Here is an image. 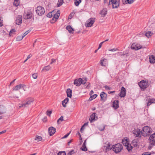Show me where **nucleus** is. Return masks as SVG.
Masks as SVG:
<instances>
[{
  "label": "nucleus",
  "mask_w": 155,
  "mask_h": 155,
  "mask_svg": "<svg viewBox=\"0 0 155 155\" xmlns=\"http://www.w3.org/2000/svg\"><path fill=\"white\" fill-rule=\"evenodd\" d=\"M152 132V129L148 126H144L141 131V135L144 137L149 136Z\"/></svg>",
  "instance_id": "f257e3e1"
},
{
  "label": "nucleus",
  "mask_w": 155,
  "mask_h": 155,
  "mask_svg": "<svg viewBox=\"0 0 155 155\" xmlns=\"http://www.w3.org/2000/svg\"><path fill=\"white\" fill-rule=\"evenodd\" d=\"M87 81V78H85L83 80L82 79L79 78L74 80V84L76 86H79L81 84H85Z\"/></svg>",
  "instance_id": "f03ea898"
},
{
  "label": "nucleus",
  "mask_w": 155,
  "mask_h": 155,
  "mask_svg": "<svg viewBox=\"0 0 155 155\" xmlns=\"http://www.w3.org/2000/svg\"><path fill=\"white\" fill-rule=\"evenodd\" d=\"M112 149L116 153H117L121 151L123 149V147L121 144L117 143L112 146Z\"/></svg>",
  "instance_id": "7ed1b4c3"
},
{
  "label": "nucleus",
  "mask_w": 155,
  "mask_h": 155,
  "mask_svg": "<svg viewBox=\"0 0 155 155\" xmlns=\"http://www.w3.org/2000/svg\"><path fill=\"white\" fill-rule=\"evenodd\" d=\"M36 14L39 16L42 15L45 12V10L44 8L42 6H38L36 8Z\"/></svg>",
  "instance_id": "20e7f679"
},
{
  "label": "nucleus",
  "mask_w": 155,
  "mask_h": 155,
  "mask_svg": "<svg viewBox=\"0 0 155 155\" xmlns=\"http://www.w3.org/2000/svg\"><path fill=\"white\" fill-rule=\"evenodd\" d=\"M139 85L141 89L144 90L148 86V83L147 81L142 80L139 83Z\"/></svg>",
  "instance_id": "39448f33"
},
{
  "label": "nucleus",
  "mask_w": 155,
  "mask_h": 155,
  "mask_svg": "<svg viewBox=\"0 0 155 155\" xmlns=\"http://www.w3.org/2000/svg\"><path fill=\"white\" fill-rule=\"evenodd\" d=\"M122 143L124 146L126 147L128 151L130 150L133 148V147H132L131 145L130 144L128 141L127 140V139H125V138H124L123 139Z\"/></svg>",
  "instance_id": "423d86ee"
},
{
  "label": "nucleus",
  "mask_w": 155,
  "mask_h": 155,
  "mask_svg": "<svg viewBox=\"0 0 155 155\" xmlns=\"http://www.w3.org/2000/svg\"><path fill=\"white\" fill-rule=\"evenodd\" d=\"M32 13L30 10L27 11L26 13H25L23 15V17L25 19L31 18L32 16Z\"/></svg>",
  "instance_id": "0eeeda50"
},
{
  "label": "nucleus",
  "mask_w": 155,
  "mask_h": 155,
  "mask_svg": "<svg viewBox=\"0 0 155 155\" xmlns=\"http://www.w3.org/2000/svg\"><path fill=\"white\" fill-rule=\"evenodd\" d=\"M111 150L110 144L109 143H106L103 146V151L104 152H107V151Z\"/></svg>",
  "instance_id": "6e6552de"
},
{
  "label": "nucleus",
  "mask_w": 155,
  "mask_h": 155,
  "mask_svg": "<svg viewBox=\"0 0 155 155\" xmlns=\"http://www.w3.org/2000/svg\"><path fill=\"white\" fill-rule=\"evenodd\" d=\"M150 144L152 145L155 144V133L151 135L149 138Z\"/></svg>",
  "instance_id": "1a4fd4ad"
},
{
  "label": "nucleus",
  "mask_w": 155,
  "mask_h": 155,
  "mask_svg": "<svg viewBox=\"0 0 155 155\" xmlns=\"http://www.w3.org/2000/svg\"><path fill=\"white\" fill-rule=\"evenodd\" d=\"M112 1V8H117L119 6L120 0H114Z\"/></svg>",
  "instance_id": "9d476101"
},
{
  "label": "nucleus",
  "mask_w": 155,
  "mask_h": 155,
  "mask_svg": "<svg viewBox=\"0 0 155 155\" xmlns=\"http://www.w3.org/2000/svg\"><path fill=\"white\" fill-rule=\"evenodd\" d=\"M142 46L139 44L136 43H133L131 46V48L132 49L135 50H137L141 49Z\"/></svg>",
  "instance_id": "9b49d317"
},
{
  "label": "nucleus",
  "mask_w": 155,
  "mask_h": 155,
  "mask_svg": "<svg viewBox=\"0 0 155 155\" xmlns=\"http://www.w3.org/2000/svg\"><path fill=\"white\" fill-rule=\"evenodd\" d=\"M90 21H88L86 24V27H91L94 23L95 21V19L94 18H91L89 20Z\"/></svg>",
  "instance_id": "f8f14e48"
},
{
  "label": "nucleus",
  "mask_w": 155,
  "mask_h": 155,
  "mask_svg": "<svg viewBox=\"0 0 155 155\" xmlns=\"http://www.w3.org/2000/svg\"><path fill=\"white\" fill-rule=\"evenodd\" d=\"M133 134L136 137H140L141 136V131L138 129L134 130L133 131Z\"/></svg>",
  "instance_id": "ddd939ff"
},
{
  "label": "nucleus",
  "mask_w": 155,
  "mask_h": 155,
  "mask_svg": "<svg viewBox=\"0 0 155 155\" xmlns=\"http://www.w3.org/2000/svg\"><path fill=\"white\" fill-rule=\"evenodd\" d=\"M100 96L101 101H104L107 100V95L104 92H102L100 94Z\"/></svg>",
  "instance_id": "4468645a"
},
{
  "label": "nucleus",
  "mask_w": 155,
  "mask_h": 155,
  "mask_svg": "<svg viewBox=\"0 0 155 155\" xmlns=\"http://www.w3.org/2000/svg\"><path fill=\"white\" fill-rule=\"evenodd\" d=\"M126 95V89L123 87H121L119 96L121 97H124Z\"/></svg>",
  "instance_id": "2eb2a0df"
},
{
  "label": "nucleus",
  "mask_w": 155,
  "mask_h": 155,
  "mask_svg": "<svg viewBox=\"0 0 155 155\" xmlns=\"http://www.w3.org/2000/svg\"><path fill=\"white\" fill-rule=\"evenodd\" d=\"M97 117L96 116V113H94L90 116L89 120L91 122H92L97 120Z\"/></svg>",
  "instance_id": "dca6fc26"
},
{
  "label": "nucleus",
  "mask_w": 155,
  "mask_h": 155,
  "mask_svg": "<svg viewBox=\"0 0 155 155\" xmlns=\"http://www.w3.org/2000/svg\"><path fill=\"white\" fill-rule=\"evenodd\" d=\"M22 16L21 15H18L15 21V23L18 25L21 24L22 20Z\"/></svg>",
  "instance_id": "f3484780"
},
{
  "label": "nucleus",
  "mask_w": 155,
  "mask_h": 155,
  "mask_svg": "<svg viewBox=\"0 0 155 155\" xmlns=\"http://www.w3.org/2000/svg\"><path fill=\"white\" fill-rule=\"evenodd\" d=\"M60 15V11L58 10L56 13L54 14V17L52 19V20L55 21L58 18Z\"/></svg>",
  "instance_id": "a211bd4d"
},
{
  "label": "nucleus",
  "mask_w": 155,
  "mask_h": 155,
  "mask_svg": "<svg viewBox=\"0 0 155 155\" xmlns=\"http://www.w3.org/2000/svg\"><path fill=\"white\" fill-rule=\"evenodd\" d=\"M48 132L50 136L52 135L55 132V129L53 127H51L48 128Z\"/></svg>",
  "instance_id": "6ab92c4d"
},
{
  "label": "nucleus",
  "mask_w": 155,
  "mask_h": 155,
  "mask_svg": "<svg viewBox=\"0 0 155 155\" xmlns=\"http://www.w3.org/2000/svg\"><path fill=\"white\" fill-rule=\"evenodd\" d=\"M25 86V85L23 84L17 85L13 88V90L15 91H18L21 89L24 88Z\"/></svg>",
  "instance_id": "aec40b11"
},
{
  "label": "nucleus",
  "mask_w": 155,
  "mask_h": 155,
  "mask_svg": "<svg viewBox=\"0 0 155 155\" xmlns=\"http://www.w3.org/2000/svg\"><path fill=\"white\" fill-rule=\"evenodd\" d=\"M6 109L4 106L0 105V114H2L6 112Z\"/></svg>",
  "instance_id": "412c9836"
},
{
  "label": "nucleus",
  "mask_w": 155,
  "mask_h": 155,
  "mask_svg": "<svg viewBox=\"0 0 155 155\" xmlns=\"http://www.w3.org/2000/svg\"><path fill=\"white\" fill-rule=\"evenodd\" d=\"M119 101L118 100L114 101L113 102V107L115 109H117L119 107Z\"/></svg>",
  "instance_id": "4be33fe9"
},
{
  "label": "nucleus",
  "mask_w": 155,
  "mask_h": 155,
  "mask_svg": "<svg viewBox=\"0 0 155 155\" xmlns=\"http://www.w3.org/2000/svg\"><path fill=\"white\" fill-rule=\"evenodd\" d=\"M147 106H150L151 104L152 103H155V99H147Z\"/></svg>",
  "instance_id": "5701e85b"
},
{
  "label": "nucleus",
  "mask_w": 155,
  "mask_h": 155,
  "mask_svg": "<svg viewBox=\"0 0 155 155\" xmlns=\"http://www.w3.org/2000/svg\"><path fill=\"white\" fill-rule=\"evenodd\" d=\"M107 12V10L106 8H104L101 12V14L102 17H104L106 15Z\"/></svg>",
  "instance_id": "b1692460"
},
{
  "label": "nucleus",
  "mask_w": 155,
  "mask_h": 155,
  "mask_svg": "<svg viewBox=\"0 0 155 155\" xmlns=\"http://www.w3.org/2000/svg\"><path fill=\"white\" fill-rule=\"evenodd\" d=\"M67 96L70 98H71L72 97V90L69 89H68L66 91Z\"/></svg>",
  "instance_id": "393cba45"
},
{
  "label": "nucleus",
  "mask_w": 155,
  "mask_h": 155,
  "mask_svg": "<svg viewBox=\"0 0 155 155\" xmlns=\"http://www.w3.org/2000/svg\"><path fill=\"white\" fill-rule=\"evenodd\" d=\"M66 29L70 33H73L74 29L70 25H68L66 27Z\"/></svg>",
  "instance_id": "a878e982"
},
{
  "label": "nucleus",
  "mask_w": 155,
  "mask_h": 155,
  "mask_svg": "<svg viewBox=\"0 0 155 155\" xmlns=\"http://www.w3.org/2000/svg\"><path fill=\"white\" fill-rule=\"evenodd\" d=\"M149 58L150 63H155V57L153 55L150 56Z\"/></svg>",
  "instance_id": "bb28decb"
},
{
  "label": "nucleus",
  "mask_w": 155,
  "mask_h": 155,
  "mask_svg": "<svg viewBox=\"0 0 155 155\" xmlns=\"http://www.w3.org/2000/svg\"><path fill=\"white\" fill-rule=\"evenodd\" d=\"M68 98L67 97L64 100L62 101V104L64 107H66V104L68 102Z\"/></svg>",
  "instance_id": "cd10ccee"
},
{
  "label": "nucleus",
  "mask_w": 155,
  "mask_h": 155,
  "mask_svg": "<svg viewBox=\"0 0 155 155\" xmlns=\"http://www.w3.org/2000/svg\"><path fill=\"white\" fill-rule=\"evenodd\" d=\"M51 67L50 65H48L47 66H45L42 69V71H49L51 69Z\"/></svg>",
  "instance_id": "c85d7f7f"
},
{
  "label": "nucleus",
  "mask_w": 155,
  "mask_h": 155,
  "mask_svg": "<svg viewBox=\"0 0 155 155\" xmlns=\"http://www.w3.org/2000/svg\"><path fill=\"white\" fill-rule=\"evenodd\" d=\"M27 34H28L27 32H25L23 34V35L21 36V37H20V38L19 39V37H17V38H16V40L17 41H20Z\"/></svg>",
  "instance_id": "c756f323"
},
{
  "label": "nucleus",
  "mask_w": 155,
  "mask_h": 155,
  "mask_svg": "<svg viewBox=\"0 0 155 155\" xmlns=\"http://www.w3.org/2000/svg\"><path fill=\"white\" fill-rule=\"evenodd\" d=\"M132 146H134V147H136L138 145V143L136 140H134L132 141L131 144ZM133 147V146H132Z\"/></svg>",
  "instance_id": "7c9ffc66"
},
{
  "label": "nucleus",
  "mask_w": 155,
  "mask_h": 155,
  "mask_svg": "<svg viewBox=\"0 0 155 155\" xmlns=\"http://www.w3.org/2000/svg\"><path fill=\"white\" fill-rule=\"evenodd\" d=\"M34 101V100L33 99L30 98L26 102V103H25V104H26V105H28L30 104Z\"/></svg>",
  "instance_id": "2f4dec72"
},
{
  "label": "nucleus",
  "mask_w": 155,
  "mask_h": 155,
  "mask_svg": "<svg viewBox=\"0 0 155 155\" xmlns=\"http://www.w3.org/2000/svg\"><path fill=\"white\" fill-rule=\"evenodd\" d=\"M13 4L15 6H17L19 5V0H14Z\"/></svg>",
  "instance_id": "473e14b6"
},
{
  "label": "nucleus",
  "mask_w": 155,
  "mask_h": 155,
  "mask_svg": "<svg viewBox=\"0 0 155 155\" xmlns=\"http://www.w3.org/2000/svg\"><path fill=\"white\" fill-rule=\"evenodd\" d=\"M81 2V0H74V3L76 6H78Z\"/></svg>",
  "instance_id": "72a5a7b5"
},
{
  "label": "nucleus",
  "mask_w": 155,
  "mask_h": 155,
  "mask_svg": "<svg viewBox=\"0 0 155 155\" xmlns=\"http://www.w3.org/2000/svg\"><path fill=\"white\" fill-rule=\"evenodd\" d=\"M153 33L151 31H148L146 33L145 35L147 38H149L152 35Z\"/></svg>",
  "instance_id": "f704fd0d"
},
{
  "label": "nucleus",
  "mask_w": 155,
  "mask_h": 155,
  "mask_svg": "<svg viewBox=\"0 0 155 155\" xmlns=\"http://www.w3.org/2000/svg\"><path fill=\"white\" fill-rule=\"evenodd\" d=\"M63 3V0H58V7H60L61 6Z\"/></svg>",
  "instance_id": "c9c22d12"
},
{
  "label": "nucleus",
  "mask_w": 155,
  "mask_h": 155,
  "mask_svg": "<svg viewBox=\"0 0 155 155\" xmlns=\"http://www.w3.org/2000/svg\"><path fill=\"white\" fill-rule=\"evenodd\" d=\"M42 139V137L39 136H36L35 138V140H37V141H39L41 140Z\"/></svg>",
  "instance_id": "e433bc0d"
},
{
  "label": "nucleus",
  "mask_w": 155,
  "mask_h": 155,
  "mask_svg": "<svg viewBox=\"0 0 155 155\" xmlns=\"http://www.w3.org/2000/svg\"><path fill=\"white\" fill-rule=\"evenodd\" d=\"M97 97V95L96 94H94L93 95L91 96L89 98V100L91 101L93 99H95Z\"/></svg>",
  "instance_id": "4c0bfd02"
},
{
  "label": "nucleus",
  "mask_w": 155,
  "mask_h": 155,
  "mask_svg": "<svg viewBox=\"0 0 155 155\" xmlns=\"http://www.w3.org/2000/svg\"><path fill=\"white\" fill-rule=\"evenodd\" d=\"M81 149L83 151H86L87 150L86 146L83 145H82V147L81 148Z\"/></svg>",
  "instance_id": "58836bf2"
},
{
  "label": "nucleus",
  "mask_w": 155,
  "mask_h": 155,
  "mask_svg": "<svg viewBox=\"0 0 155 155\" xmlns=\"http://www.w3.org/2000/svg\"><path fill=\"white\" fill-rule=\"evenodd\" d=\"M109 39H107L106 40H105V41H102V42H101L99 44V47L98 48V49H99L100 48H101V46L103 44V43H104V42H106V41H108V40Z\"/></svg>",
  "instance_id": "ea45409f"
},
{
  "label": "nucleus",
  "mask_w": 155,
  "mask_h": 155,
  "mask_svg": "<svg viewBox=\"0 0 155 155\" xmlns=\"http://www.w3.org/2000/svg\"><path fill=\"white\" fill-rule=\"evenodd\" d=\"M63 116H61L57 120V123L58 124H59V122L60 121H63Z\"/></svg>",
  "instance_id": "a19ab883"
},
{
  "label": "nucleus",
  "mask_w": 155,
  "mask_h": 155,
  "mask_svg": "<svg viewBox=\"0 0 155 155\" xmlns=\"http://www.w3.org/2000/svg\"><path fill=\"white\" fill-rule=\"evenodd\" d=\"M58 155H66V153L65 151H61L58 153Z\"/></svg>",
  "instance_id": "79ce46f5"
},
{
  "label": "nucleus",
  "mask_w": 155,
  "mask_h": 155,
  "mask_svg": "<svg viewBox=\"0 0 155 155\" xmlns=\"http://www.w3.org/2000/svg\"><path fill=\"white\" fill-rule=\"evenodd\" d=\"M32 77L34 79H36L38 77V74L37 73H35L32 74Z\"/></svg>",
  "instance_id": "37998d69"
},
{
  "label": "nucleus",
  "mask_w": 155,
  "mask_h": 155,
  "mask_svg": "<svg viewBox=\"0 0 155 155\" xmlns=\"http://www.w3.org/2000/svg\"><path fill=\"white\" fill-rule=\"evenodd\" d=\"M16 31L15 29H12L9 32V35L10 36L11 35V34L12 33H14Z\"/></svg>",
  "instance_id": "c03bdc74"
},
{
  "label": "nucleus",
  "mask_w": 155,
  "mask_h": 155,
  "mask_svg": "<svg viewBox=\"0 0 155 155\" xmlns=\"http://www.w3.org/2000/svg\"><path fill=\"white\" fill-rule=\"evenodd\" d=\"M47 16L48 18H51L52 16V12H49L47 15Z\"/></svg>",
  "instance_id": "a18cd8bd"
},
{
  "label": "nucleus",
  "mask_w": 155,
  "mask_h": 155,
  "mask_svg": "<svg viewBox=\"0 0 155 155\" xmlns=\"http://www.w3.org/2000/svg\"><path fill=\"white\" fill-rule=\"evenodd\" d=\"M106 60L105 59H102V60H101V65L102 66H105V64H104L103 63V62L104 61V60Z\"/></svg>",
  "instance_id": "49530a36"
},
{
  "label": "nucleus",
  "mask_w": 155,
  "mask_h": 155,
  "mask_svg": "<svg viewBox=\"0 0 155 155\" xmlns=\"http://www.w3.org/2000/svg\"><path fill=\"white\" fill-rule=\"evenodd\" d=\"M129 0H122V2L123 4H128Z\"/></svg>",
  "instance_id": "de8ad7c7"
},
{
  "label": "nucleus",
  "mask_w": 155,
  "mask_h": 155,
  "mask_svg": "<svg viewBox=\"0 0 155 155\" xmlns=\"http://www.w3.org/2000/svg\"><path fill=\"white\" fill-rule=\"evenodd\" d=\"M19 106L20 107H26V104H25V103L22 104H19Z\"/></svg>",
  "instance_id": "09e8293b"
},
{
  "label": "nucleus",
  "mask_w": 155,
  "mask_h": 155,
  "mask_svg": "<svg viewBox=\"0 0 155 155\" xmlns=\"http://www.w3.org/2000/svg\"><path fill=\"white\" fill-rule=\"evenodd\" d=\"M2 21L3 18L2 17H0V27L2 26L3 25Z\"/></svg>",
  "instance_id": "8fccbe9b"
},
{
  "label": "nucleus",
  "mask_w": 155,
  "mask_h": 155,
  "mask_svg": "<svg viewBox=\"0 0 155 155\" xmlns=\"http://www.w3.org/2000/svg\"><path fill=\"white\" fill-rule=\"evenodd\" d=\"M118 50V49L117 48H114L113 49H109V51H117Z\"/></svg>",
  "instance_id": "3c124183"
},
{
  "label": "nucleus",
  "mask_w": 155,
  "mask_h": 155,
  "mask_svg": "<svg viewBox=\"0 0 155 155\" xmlns=\"http://www.w3.org/2000/svg\"><path fill=\"white\" fill-rule=\"evenodd\" d=\"M151 153L148 152H145L143 153L142 155H150Z\"/></svg>",
  "instance_id": "603ef678"
},
{
  "label": "nucleus",
  "mask_w": 155,
  "mask_h": 155,
  "mask_svg": "<svg viewBox=\"0 0 155 155\" xmlns=\"http://www.w3.org/2000/svg\"><path fill=\"white\" fill-rule=\"evenodd\" d=\"M47 115L48 116H50L51 114L52 113L51 111H49L47 110L46 112Z\"/></svg>",
  "instance_id": "864d4df0"
},
{
  "label": "nucleus",
  "mask_w": 155,
  "mask_h": 155,
  "mask_svg": "<svg viewBox=\"0 0 155 155\" xmlns=\"http://www.w3.org/2000/svg\"><path fill=\"white\" fill-rule=\"evenodd\" d=\"M104 87L105 88V89L106 90H110L111 89V88L110 87H109V86L107 85H106L104 86Z\"/></svg>",
  "instance_id": "5fc2aeb1"
},
{
  "label": "nucleus",
  "mask_w": 155,
  "mask_h": 155,
  "mask_svg": "<svg viewBox=\"0 0 155 155\" xmlns=\"http://www.w3.org/2000/svg\"><path fill=\"white\" fill-rule=\"evenodd\" d=\"M56 59H52L51 60V61L50 63V64H51L53 63H54L56 62Z\"/></svg>",
  "instance_id": "6e6d98bb"
},
{
  "label": "nucleus",
  "mask_w": 155,
  "mask_h": 155,
  "mask_svg": "<svg viewBox=\"0 0 155 155\" xmlns=\"http://www.w3.org/2000/svg\"><path fill=\"white\" fill-rule=\"evenodd\" d=\"M70 132H70L69 133H68L67 134H66L65 135H64V136L62 137V138H67V137L68 136V135L70 134Z\"/></svg>",
  "instance_id": "4d7b16f0"
},
{
  "label": "nucleus",
  "mask_w": 155,
  "mask_h": 155,
  "mask_svg": "<svg viewBox=\"0 0 155 155\" xmlns=\"http://www.w3.org/2000/svg\"><path fill=\"white\" fill-rule=\"evenodd\" d=\"M74 150H71V151L69 152L68 153L67 155H71L72 154V153H74Z\"/></svg>",
  "instance_id": "13d9d810"
},
{
  "label": "nucleus",
  "mask_w": 155,
  "mask_h": 155,
  "mask_svg": "<svg viewBox=\"0 0 155 155\" xmlns=\"http://www.w3.org/2000/svg\"><path fill=\"white\" fill-rule=\"evenodd\" d=\"M134 0H129V1H128V4H131L132 3H133L134 2Z\"/></svg>",
  "instance_id": "bf43d9fd"
},
{
  "label": "nucleus",
  "mask_w": 155,
  "mask_h": 155,
  "mask_svg": "<svg viewBox=\"0 0 155 155\" xmlns=\"http://www.w3.org/2000/svg\"><path fill=\"white\" fill-rule=\"evenodd\" d=\"M6 132V130H4L0 132V134L5 133Z\"/></svg>",
  "instance_id": "052dcab7"
},
{
  "label": "nucleus",
  "mask_w": 155,
  "mask_h": 155,
  "mask_svg": "<svg viewBox=\"0 0 155 155\" xmlns=\"http://www.w3.org/2000/svg\"><path fill=\"white\" fill-rule=\"evenodd\" d=\"M109 3H108V5H109L111 4L112 5V1H110V0H109Z\"/></svg>",
  "instance_id": "680f3d73"
},
{
  "label": "nucleus",
  "mask_w": 155,
  "mask_h": 155,
  "mask_svg": "<svg viewBox=\"0 0 155 155\" xmlns=\"http://www.w3.org/2000/svg\"><path fill=\"white\" fill-rule=\"evenodd\" d=\"M47 120V117H45L44 119H43V121H46Z\"/></svg>",
  "instance_id": "e2e57ef3"
},
{
  "label": "nucleus",
  "mask_w": 155,
  "mask_h": 155,
  "mask_svg": "<svg viewBox=\"0 0 155 155\" xmlns=\"http://www.w3.org/2000/svg\"><path fill=\"white\" fill-rule=\"evenodd\" d=\"M84 127V125H83V126L82 127H81V129H80V131H81V132H82V130H83V128Z\"/></svg>",
  "instance_id": "0e129e2a"
},
{
  "label": "nucleus",
  "mask_w": 155,
  "mask_h": 155,
  "mask_svg": "<svg viewBox=\"0 0 155 155\" xmlns=\"http://www.w3.org/2000/svg\"><path fill=\"white\" fill-rule=\"evenodd\" d=\"M30 57H31L30 56V55H28L27 56V58H26L27 60H28V59H29V58H30Z\"/></svg>",
  "instance_id": "69168bd1"
},
{
  "label": "nucleus",
  "mask_w": 155,
  "mask_h": 155,
  "mask_svg": "<svg viewBox=\"0 0 155 155\" xmlns=\"http://www.w3.org/2000/svg\"><path fill=\"white\" fill-rule=\"evenodd\" d=\"M86 140H85L83 143V144L82 145H84V146H86Z\"/></svg>",
  "instance_id": "338daca9"
},
{
  "label": "nucleus",
  "mask_w": 155,
  "mask_h": 155,
  "mask_svg": "<svg viewBox=\"0 0 155 155\" xmlns=\"http://www.w3.org/2000/svg\"><path fill=\"white\" fill-rule=\"evenodd\" d=\"M71 14L69 16L68 18H69L71 19Z\"/></svg>",
  "instance_id": "774afa93"
}]
</instances>
